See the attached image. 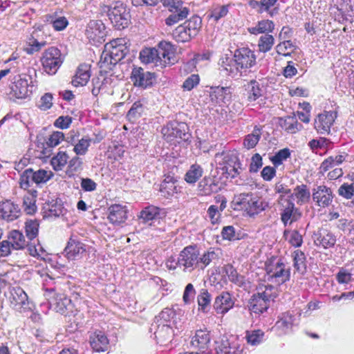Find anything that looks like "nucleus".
<instances>
[{
	"instance_id": "f257e3e1",
	"label": "nucleus",
	"mask_w": 354,
	"mask_h": 354,
	"mask_svg": "<svg viewBox=\"0 0 354 354\" xmlns=\"http://www.w3.org/2000/svg\"><path fill=\"white\" fill-rule=\"evenodd\" d=\"M174 46L166 41L159 42L157 47L145 48L140 53V59L142 63L156 66L174 64Z\"/></svg>"
},
{
	"instance_id": "f03ea898",
	"label": "nucleus",
	"mask_w": 354,
	"mask_h": 354,
	"mask_svg": "<svg viewBox=\"0 0 354 354\" xmlns=\"http://www.w3.org/2000/svg\"><path fill=\"white\" fill-rule=\"evenodd\" d=\"M266 271L268 281L278 285L290 279V268L278 258L273 257L266 261Z\"/></svg>"
},
{
	"instance_id": "7ed1b4c3",
	"label": "nucleus",
	"mask_w": 354,
	"mask_h": 354,
	"mask_svg": "<svg viewBox=\"0 0 354 354\" xmlns=\"http://www.w3.org/2000/svg\"><path fill=\"white\" fill-rule=\"evenodd\" d=\"M277 205L280 211L281 221L284 225H290L300 218L301 214L299 209L295 207L291 198L279 195Z\"/></svg>"
},
{
	"instance_id": "20e7f679",
	"label": "nucleus",
	"mask_w": 354,
	"mask_h": 354,
	"mask_svg": "<svg viewBox=\"0 0 354 354\" xmlns=\"http://www.w3.org/2000/svg\"><path fill=\"white\" fill-rule=\"evenodd\" d=\"M64 57L61 51L56 47H50L42 54L41 63L46 73L54 75L62 66Z\"/></svg>"
},
{
	"instance_id": "39448f33",
	"label": "nucleus",
	"mask_w": 354,
	"mask_h": 354,
	"mask_svg": "<svg viewBox=\"0 0 354 354\" xmlns=\"http://www.w3.org/2000/svg\"><path fill=\"white\" fill-rule=\"evenodd\" d=\"M108 16L113 25L118 29L124 28L130 21L129 11L120 1H117L110 6Z\"/></svg>"
},
{
	"instance_id": "423d86ee",
	"label": "nucleus",
	"mask_w": 354,
	"mask_h": 354,
	"mask_svg": "<svg viewBox=\"0 0 354 354\" xmlns=\"http://www.w3.org/2000/svg\"><path fill=\"white\" fill-rule=\"evenodd\" d=\"M10 302L11 307L19 313L32 310V304L28 297L21 287H14L11 289Z\"/></svg>"
},
{
	"instance_id": "0eeeda50",
	"label": "nucleus",
	"mask_w": 354,
	"mask_h": 354,
	"mask_svg": "<svg viewBox=\"0 0 354 354\" xmlns=\"http://www.w3.org/2000/svg\"><path fill=\"white\" fill-rule=\"evenodd\" d=\"M201 19L198 16H193L182 24H178V42H187L196 35L201 27Z\"/></svg>"
},
{
	"instance_id": "6e6552de",
	"label": "nucleus",
	"mask_w": 354,
	"mask_h": 354,
	"mask_svg": "<svg viewBox=\"0 0 354 354\" xmlns=\"http://www.w3.org/2000/svg\"><path fill=\"white\" fill-rule=\"evenodd\" d=\"M85 34L93 44H102L106 37V28L100 20H91L86 26Z\"/></svg>"
},
{
	"instance_id": "1a4fd4ad",
	"label": "nucleus",
	"mask_w": 354,
	"mask_h": 354,
	"mask_svg": "<svg viewBox=\"0 0 354 354\" xmlns=\"http://www.w3.org/2000/svg\"><path fill=\"white\" fill-rule=\"evenodd\" d=\"M234 58L238 62L240 68L246 73L248 68L256 64V55L254 52L248 47H242L234 51Z\"/></svg>"
},
{
	"instance_id": "9d476101",
	"label": "nucleus",
	"mask_w": 354,
	"mask_h": 354,
	"mask_svg": "<svg viewBox=\"0 0 354 354\" xmlns=\"http://www.w3.org/2000/svg\"><path fill=\"white\" fill-rule=\"evenodd\" d=\"M337 118V112L335 111H324L319 113L314 121L315 129L319 133L329 134L330 127Z\"/></svg>"
},
{
	"instance_id": "9b49d317",
	"label": "nucleus",
	"mask_w": 354,
	"mask_h": 354,
	"mask_svg": "<svg viewBox=\"0 0 354 354\" xmlns=\"http://www.w3.org/2000/svg\"><path fill=\"white\" fill-rule=\"evenodd\" d=\"M21 215L19 205L11 200L0 202V218L7 222H12L19 218Z\"/></svg>"
},
{
	"instance_id": "f8f14e48",
	"label": "nucleus",
	"mask_w": 354,
	"mask_h": 354,
	"mask_svg": "<svg viewBox=\"0 0 354 354\" xmlns=\"http://www.w3.org/2000/svg\"><path fill=\"white\" fill-rule=\"evenodd\" d=\"M29 78L24 74L18 75L15 77V80L12 82L10 87V95L17 99H24L29 95Z\"/></svg>"
},
{
	"instance_id": "ddd939ff",
	"label": "nucleus",
	"mask_w": 354,
	"mask_h": 354,
	"mask_svg": "<svg viewBox=\"0 0 354 354\" xmlns=\"http://www.w3.org/2000/svg\"><path fill=\"white\" fill-rule=\"evenodd\" d=\"M104 46L116 63L122 60L129 51L124 38L114 39L106 44Z\"/></svg>"
},
{
	"instance_id": "4468645a",
	"label": "nucleus",
	"mask_w": 354,
	"mask_h": 354,
	"mask_svg": "<svg viewBox=\"0 0 354 354\" xmlns=\"http://www.w3.org/2000/svg\"><path fill=\"white\" fill-rule=\"evenodd\" d=\"M198 252L196 247L187 246L180 254L178 266H183L184 270H192L194 266L198 263Z\"/></svg>"
},
{
	"instance_id": "2eb2a0df",
	"label": "nucleus",
	"mask_w": 354,
	"mask_h": 354,
	"mask_svg": "<svg viewBox=\"0 0 354 354\" xmlns=\"http://www.w3.org/2000/svg\"><path fill=\"white\" fill-rule=\"evenodd\" d=\"M50 307L56 312L66 315L72 310L73 305L71 299L63 294H53L46 299Z\"/></svg>"
},
{
	"instance_id": "dca6fc26",
	"label": "nucleus",
	"mask_w": 354,
	"mask_h": 354,
	"mask_svg": "<svg viewBox=\"0 0 354 354\" xmlns=\"http://www.w3.org/2000/svg\"><path fill=\"white\" fill-rule=\"evenodd\" d=\"M223 165L222 169L232 178L236 177L241 172V162L238 156L234 153L223 154Z\"/></svg>"
},
{
	"instance_id": "f3484780",
	"label": "nucleus",
	"mask_w": 354,
	"mask_h": 354,
	"mask_svg": "<svg viewBox=\"0 0 354 354\" xmlns=\"http://www.w3.org/2000/svg\"><path fill=\"white\" fill-rule=\"evenodd\" d=\"M218 66L221 72L233 78L241 77L244 73L243 70L240 68L235 58L231 59L227 57H223L218 62Z\"/></svg>"
},
{
	"instance_id": "a211bd4d",
	"label": "nucleus",
	"mask_w": 354,
	"mask_h": 354,
	"mask_svg": "<svg viewBox=\"0 0 354 354\" xmlns=\"http://www.w3.org/2000/svg\"><path fill=\"white\" fill-rule=\"evenodd\" d=\"M313 200L321 207H328L333 201V193L330 188L319 185L313 189Z\"/></svg>"
},
{
	"instance_id": "6ab92c4d",
	"label": "nucleus",
	"mask_w": 354,
	"mask_h": 354,
	"mask_svg": "<svg viewBox=\"0 0 354 354\" xmlns=\"http://www.w3.org/2000/svg\"><path fill=\"white\" fill-rule=\"evenodd\" d=\"M131 78L135 86L146 88L152 85L155 76L154 73L145 71L140 67L133 69Z\"/></svg>"
},
{
	"instance_id": "aec40b11",
	"label": "nucleus",
	"mask_w": 354,
	"mask_h": 354,
	"mask_svg": "<svg viewBox=\"0 0 354 354\" xmlns=\"http://www.w3.org/2000/svg\"><path fill=\"white\" fill-rule=\"evenodd\" d=\"M295 319L292 313L290 311L283 313L279 316L274 328L278 331L279 335L286 334L292 328Z\"/></svg>"
},
{
	"instance_id": "412c9836",
	"label": "nucleus",
	"mask_w": 354,
	"mask_h": 354,
	"mask_svg": "<svg viewBox=\"0 0 354 354\" xmlns=\"http://www.w3.org/2000/svg\"><path fill=\"white\" fill-rule=\"evenodd\" d=\"M314 242L317 246L326 249L335 245L336 238L328 230L321 229L314 234Z\"/></svg>"
},
{
	"instance_id": "4be33fe9",
	"label": "nucleus",
	"mask_w": 354,
	"mask_h": 354,
	"mask_svg": "<svg viewBox=\"0 0 354 354\" xmlns=\"http://www.w3.org/2000/svg\"><path fill=\"white\" fill-rule=\"evenodd\" d=\"M165 179L160 185V192L165 198H169L176 193V179L175 174L170 171L165 175Z\"/></svg>"
},
{
	"instance_id": "5701e85b",
	"label": "nucleus",
	"mask_w": 354,
	"mask_h": 354,
	"mask_svg": "<svg viewBox=\"0 0 354 354\" xmlns=\"http://www.w3.org/2000/svg\"><path fill=\"white\" fill-rule=\"evenodd\" d=\"M90 68L91 67L88 64H80L78 66L75 75L73 76L72 84L75 86H85L91 77Z\"/></svg>"
},
{
	"instance_id": "b1692460",
	"label": "nucleus",
	"mask_w": 354,
	"mask_h": 354,
	"mask_svg": "<svg viewBox=\"0 0 354 354\" xmlns=\"http://www.w3.org/2000/svg\"><path fill=\"white\" fill-rule=\"evenodd\" d=\"M108 211V219L113 224H120L127 219V209L124 206L115 204L110 206Z\"/></svg>"
},
{
	"instance_id": "393cba45",
	"label": "nucleus",
	"mask_w": 354,
	"mask_h": 354,
	"mask_svg": "<svg viewBox=\"0 0 354 354\" xmlns=\"http://www.w3.org/2000/svg\"><path fill=\"white\" fill-rule=\"evenodd\" d=\"M90 344L96 352H102L107 350L109 339L102 331H95L90 336Z\"/></svg>"
},
{
	"instance_id": "a878e982",
	"label": "nucleus",
	"mask_w": 354,
	"mask_h": 354,
	"mask_svg": "<svg viewBox=\"0 0 354 354\" xmlns=\"http://www.w3.org/2000/svg\"><path fill=\"white\" fill-rule=\"evenodd\" d=\"M310 196V192L308 186L305 184H301L297 185L293 189V193L287 197L292 200L295 198L297 204L301 205L309 202Z\"/></svg>"
},
{
	"instance_id": "bb28decb",
	"label": "nucleus",
	"mask_w": 354,
	"mask_h": 354,
	"mask_svg": "<svg viewBox=\"0 0 354 354\" xmlns=\"http://www.w3.org/2000/svg\"><path fill=\"white\" fill-rule=\"evenodd\" d=\"M234 302L228 292H224L216 297L214 308L217 313L225 314L232 308Z\"/></svg>"
},
{
	"instance_id": "cd10ccee",
	"label": "nucleus",
	"mask_w": 354,
	"mask_h": 354,
	"mask_svg": "<svg viewBox=\"0 0 354 354\" xmlns=\"http://www.w3.org/2000/svg\"><path fill=\"white\" fill-rule=\"evenodd\" d=\"M65 252L68 259H78L86 252V245L81 242L71 240L65 248Z\"/></svg>"
},
{
	"instance_id": "c85d7f7f",
	"label": "nucleus",
	"mask_w": 354,
	"mask_h": 354,
	"mask_svg": "<svg viewBox=\"0 0 354 354\" xmlns=\"http://www.w3.org/2000/svg\"><path fill=\"white\" fill-rule=\"evenodd\" d=\"M209 342L210 336L209 332L205 330H197L191 341L192 345L202 352L207 348Z\"/></svg>"
},
{
	"instance_id": "c756f323",
	"label": "nucleus",
	"mask_w": 354,
	"mask_h": 354,
	"mask_svg": "<svg viewBox=\"0 0 354 354\" xmlns=\"http://www.w3.org/2000/svg\"><path fill=\"white\" fill-rule=\"evenodd\" d=\"M37 197V191L35 189L28 190L23 198L24 211L30 215L34 214L37 209L36 200Z\"/></svg>"
},
{
	"instance_id": "7c9ffc66",
	"label": "nucleus",
	"mask_w": 354,
	"mask_h": 354,
	"mask_svg": "<svg viewBox=\"0 0 354 354\" xmlns=\"http://www.w3.org/2000/svg\"><path fill=\"white\" fill-rule=\"evenodd\" d=\"M45 28L44 26L38 27L33 31L32 34V38L29 39L28 48H26V52L28 54H33L35 52L39 51L43 47H44L47 43L46 41L41 39L39 41L37 38L39 37V32H41Z\"/></svg>"
},
{
	"instance_id": "2f4dec72",
	"label": "nucleus",
	"mask_w": 354,
	"mask_h": 354,
	"mask_svg": "<svg viewBox=\"0 0 354 354\" xmlns=\"http://www.w3.org/2000/svg\"><path fill=\"white\" fill-rule=\"evenodd\" d=\"M246 95L248 101L253 102L261 97L263 95V87L256 80L250 81L246 86Z\"/></svg>"
},
{
	"instance_id": "473e14b6",
	"label": "nucleus",
	"mask_w": 354,
	"mask_h": 354,
	"mask_svg": "<svg viewBox=\"0 0 354 354\" xmlns=\"http://www.w3.org/2000/svg\"><path fill=\"white\" fill-rule=\"evenodd\" d=\"M8 239L12 250H21L28 245L23 233L19 230H12L10 232Z\"/></svg>"
},
{
	"instance_id": "72a5a7b5",
	"label": "nucleus",
	"mask_w": 354,
	"mask_h": 354,
	"mask_svg": "<svg viewBox=\"0 0 354 354\" xmlns=\"http://www.w3.org/2000/svg\"><path fill=\"white\" fill-rule=\"evenodd\" d=\"M257 296L263 297L266 301L271 302L277 296V291L275 287L270 284L260 283L257 287Z\"/></svg>"
},
{
	"instance_id": "f704fd0d",
	"label": "nucleus",
	"mask_w": 354,
	"mask_h": 354,
	"mask_svg": "<svg viewBox=\"0 0 354 354\" xmlns=\"http://www.w3.org/2000/svg\"><path fill=\"white\" fill-rule=\"evenodd\" d=\"M250 310L254 313H263L270 306V302L266 301L265 299L257 296V294H254L252 297L250 301Z\"/></svg>"
},
{
	"instance_id": "c9c22d12",
	"label": "nucleus",
	"mask_w": 354,
	"mask_h": 354,
	"mask_svg": "<svg viewBox=\"0 0 354 354\" xmlns=\"http://www.w3.org/2000/svg\"><path fill=\"white\" fill-rule=\"evenodd\" d=\"M280 125L284 130L290 133L299 131L302 127V125L297 122L295 116H288L281 119Z\"/></svg>"
},
{
	"instance_id": "e433bc0d",
	"label": "nucleus",
	"mask_w": 354,
	"mask_h": 354,
	"mask_svg": "<svg viewBox=\"0 0 354 354\" xmlns=\"http://www.w3.org/2000/svg\"><path fill=\"white\" fill-rule=\"evenodd\" d=\"M33 174L34 183L38 187H41L54 176V174L52 171L44 169L37 170L33 169Z\"/></svg>"
},
{
	"instance_id": "4c0bfd02",
	"label": "nucleus",
	"mask_w": 354,
	"mask_h": 354,
	"mask_svg": "<svg viewBox=\"0 0 354 354\" xmlns=\"http://www.w3.org/2000/svg\"><path fill=\"white\" fill-rule=\"evenodd\" d=\"M230 93L227 87L216 86L211 88L209 97L211 101L215 104H221L224 102L226 95Z\"/></svg>"
},
{
	"instance_id": "58836bf2",
	"label": "nucleus",
	"mask_w": 354,
	"mask_h": 354,
	"mask_svg": "<svg viewBox=\"0 0 354 354\" xmlns=\"http://www.w3.org/2000/svg\"><path fill=\"white\" fill-rule=\"evenodd\" d=\"M117 63L113 61V59H112V56L109 53L108 50L104 48L98 62V66L101 69V71L108 73L112 70L113 67Z\"/></svg>"
},
{
	"instance_id": "ea45409f",
	"label": "nucleus",
	"mask_w": 354,
	"mask_h": 354,
	"mask_svg": "<svg viewBox=\"0 0 354 354\" xmlns=\"http://www.w3.org/2000/svg\"><path fill=\"white\" fill-rule=\"evenodd\" d=\"M274 23L270 20H262L259 21L256 26L248 28L251 34L258 35L260 33L271 32L274 30Z\"/></svg>"
},
{
	"instance_id": "a19ab883",
	"label": "nucleus",
	"mask_w": 354,
	"mask_h": 354,
	"mask_svg": "<svg viewBox=\"0 0 354 354\" xmlns=\"http://www.w3.org/2000/svg\"><path fill=\"white\" fill-rule=\"evenodd\" d=\"M218 185L210 178H204L198 185V190L202 195L208 196L217 191Z\"/></svg>"
},
{
	"instance_id": "79ce46f5",
	"label": "nucleus",
	"mask_w": 354,
	"mask_h": 354,
	"mask_svg": "<svg viewBox=\"0 0 354 354\" xmlns=\"http://www.w3.org/2000/svg\"><path fill=\"white\" fill-rule=\"evenodd\" d=\"M202 167L197 164L192 165L185 175V180L189 184L195 183L203 175Z\"/></svg>"
},
{
	"instance_id": "37998d69",
	"label": "nucleus",
	"mask_w": 354,
	"mask_h": 354,
	"mask_svg": "<svg viewBox=\"0 0 354 354\" xmlns=\"http://www.w3.org/2000/svg\"><path fill=\"white\" fill-rule=\"evenodd\" d=\"M69 156L64 151H59L50 160L54 170L61 171L67 164Z\"/></svg>"
},
{
	"instance_id": "c03bdc74",
	"label": "nucleus",
	"mask_w": 354,
	"mask_h": 354,
	"mask_svg": "<svg viewBox=\"0 0 354 354\" xmlns=\"http://www.w3.org/2000/svg\"><path fill=\"white\" fill-rule=\"evenodd\" d=\"M264 210L263 202L253 194L248 205L247 214L250 216H254Z\"/></svg>"
},
{
	"instance_id": "a18cd8bd",
	"label": "nucleus",
	"mask_w": 354,
	"mask_h": 354,
	"mask_svg": "<svg viewBox=\"0 0 354 354\" xmlns=\"http://www.w3.org/2000/svg\"><path fill=\"white\" fill-rule=\"evenodd\" d=\"M160 209L159 207L150 205L146 207L140 212V218L145 223L156 219L160 214Z\"/></svg>"
},
{
	"instance_id": "49530a36",
	"label": "nucleus",
	"mask_w": 354,
	"mask_h": 354,
	"mask_svg": "<svg viewBox=\"0 0 354 354\" xmlns=\"http://www.w3.org/2000/svg\"><path fill=\"white\" fill-rule=\"evenodd\" d=\"M283 236L286 240L295 248L300 247L302 245V235L297 230H285Z\"/></svg>"
},
{
	"instance_id": "de8ad7c7",
	"label": "nucleus",
	"mask_w": 354,
	"mask_h": 354,
	"mask_svg": "<svg viewBox=\"0 0 354 354\" xmlns=\"http://www.w3.org/2000/svg\"><path fill=\"white\" fill-rule=\"evenodd\" d=\"M92 139L88 136L82 138L75 145H74L73 151L77 156L85 155L88 151Z\"/></svg>"
},
{
	"instance_id": "09e8293b",
	"label": "nucleus",
	"mask_w": 354,
	"mask_h": 354,
	"mask_svg": "<svg viewBox=\"0 0 354 354\" xmlns=\"http://www.w3.org/2000/svg\"><path fill=\"white\" fill-rule=\"evenodd\" d=\"M224 271L227 275L228 279L230 281L235 284L241 286L244 283V278L243 276L238 274L236 269L230 264L224 266Z\"/></svg>"
},
{
	"instance_id": "8fccbe9b",
	"label": "nucleus",
	"mask_w": 354,
	"mask_h": 354,
	"mask_svg": "<svg viewBox=\"0 0 354 354\" xmlns=\"http://www.w3.org/2000/svg\"><path fill=\"white\" fill-rule=\"evenodd\" d=\"M296 50V46L290 40H283L276 46L277 53L285 57H290Z\"/></svg>"
},
{
	"instance_id": "3c124183",
	"label": "nucleus",
	"mask_w": 354,
	"mask_h": 354,
	"mask_svg": "<svg viewBox=\"0 0 354 354\" xmlns=\"http://www.w3.org/2000/svg\"><path fill=\"white\" fill-rule=\"evenodd\" d=\"M32 183H34L33 169H26L20 175L19 186L24 189H27Z\"/></svg>"
},
{
	"instance_id": "603ef678",
	"label": "nucleus",
	"mask_w": 354,
	"mask_h": 354,
	"mask_svg": "<svg viewBox=\"0 0 354 354\" xmlns=\"http://www.w3.org/2000/svg\"><path fill=\"white\" fill-rule=\"evenodd\" d=\"M294 267L297 272L301 274L306 271V256L301 250H296L294 252Z\"/></svg>"
},
{
	"instance_id": "864d4df0",
	"label": "nucleus",
	"mask_w": 354,
	"mask_h": 354,
	"mask_svg": "<svg viewBox=\"0 0 354 354\" xmlns=\"http://www.w3.org/2000/svg\"><path fill=\"white\" fill-rule=\"evenodd\" d=\"M344 159V156L342 155L330 156L322 163L320 168L323 171H326L328 169L342 163Z\"/></svg>"
},
{
	"instance_id": "5fc2aeb1",
	"label": "nucleus",
	"mask_w": 354,
	"mask_h": 354,
	"mask_svg": "<svg viewBox=\"0 0 354 354\" xmlns=\"http://www.w3.org/2000/svg\"><path fill=\"white\" fill-rule=\"evenodd\" d=\"M261 138L259 129H254L252 133L248 134L244 139L243 145L245 148L250 149L254 148L259 142Z\"/></svg>"
},
{
	"instance_id": "6e6d98bb",
	"label": "nucleus",
	"mask_w": 354,
	"mask_h": 354,
	"mask_svg": "<svg viewBox=\"0 0 354 354\" xmlns=\"http://www.w3.org/2000/svg\"><path fill=\"white\" fill-rule=\"evenodd\" d=\"M39 225L37 220H29L26 222V234L30 241H32L38 235Z\"/></svg>"
},
{
	"instance_id": "4d7b16f0",
	"label": "nucleus",
	"mask_w": 354,
	"mask_h": 354,
	"mask_svg": "<svg viewBox=\"0 0 354 354\" xmlns=\"http://www.w3.org/2000/svg\"><path fill=\"white\" fill-rule=\"evenodd\" d=\"M274 43V37L269 34L262 35L259 40V49L261 52L266 53L269 51Z\"/></svg>"
},
{
	"instance_id": "13d9d810",
	"label": "nucleus",
	"mask_w": 354,
	"mask_h": 354,
	"mask_svg": "<svg viewBox=\"0 0 354 354\" xmlns=\"http://www.w3.org/2000/svg\"><path fill=\"white\" fill-rule=\"evenodd\" d=\"M252 193H241L234 196L233 202L235 205L247 212L248 205L252 197Z\"/></svg>"
},
{
	"instance_id": "bf43d9fd",
	"label": "nucleus",
	"mask_w": 354,
	"mask_h": 354,
	"mask_svg": "<svg viewBox=\"0 0 354 354\" xmlns=\"http://www.w3.org/2000/svg\"><path fill=\"white\" fill-rule=\"evenodd\" d=\"M252 193H241L234 196L233 202L235 205L247 212L248 205L252 197Z\"/></svg>"
},
{
	"instance_id": "052dcab7",
	"label": "nucleus",
	"mask_w": 354,
	"mask_h": 354,
	"mask_svg": "<svg viewBox=\"0 0 354 354\" xmlns=\"http://www.w3.org/2000/svg\"><path fill=\"white\" fill-rule=\"evenodd\" d=\"M242 351L237 344L231 345L228 342H223L216 351L217 354H241Z\"/></svg>"
},
{
	"instance_id": "680f3d73",
	"label": "nucleus",
	"mask_w": 354,
	"mask_h": 354,
	"mask_svg": "<svg viewBox=\"0 0 354 354\" xmlns=\"http://www.w3.org/2000/svg\"><path fill=\"white\" fill-rule=\"evenodd\" d=\"M198 304L199 309L203 312L207 311L211 301V295L205 289H202L198 296Z\"/></svg>"
},
{
	"instance_id": "e2e57ef3",
	"label": "nucleus",
	"mask_w": 354,
	"mask_h": 354,
	"mask_svg": "<svg viewBox=\"0 0 354 354\" xmlns=\"http://www.w3.org/2000/svg\"><path fill=\"white\" fill-rule=\"evenodd\" d=\"M173 333L174 330L169 325L164 324L161 327H158L155 335L156 338L160 339L162 343H165L173 335Z\"/></svg>"
},
{
	"instance_id": "0e129e2a",
	"label": "nucleus",
	"mask_w": 354,
	"mask_h": 354,
	"mask_svg": "<svg viewBox=\"0 0 354 354\" xmlns=\"http://www.w3.org/2000/svg\"><path fill=\"white\" fill-rule=\"evenodd\" d=\"M264 333L261 330H256L252 332H247L246 339L248 344L256 346L259 344L263 338Z\"/></svg>"
},
{
	"instance_id": "69168bd1",
	"label": "nucleus",
	"mask_w": 354,
	"mask_h": 354,
	"mask_svg": "<svg viewBox=\"0 0 354 354\" xmlns=\"http://www.w3.org/2000/svg\"><path fill=\"white\" fill-rule=\"evenodd\" d=\"M65 140V136L62 131L53 132L46 140V145L49 147H55L62 141Z\"/></svg>"
},
{
	"instance_id": "338daca9",
	"label": "nucleus",
	"mask_w": 354,
	"mask_h": 354,
	"mask_svg": "<svg viewBox=\"0 0 354 354\" xmlns=\"http://www.w3.org/2000/svg\"><path fill=\"white\" fill-rule=\"evenodd\" d=\"M55 279L49 276H46L44 279L43 289L45 291L44 296L47 299L55 294L57 288L55 286Z\"/></svg>"
},
{
	"instance_id": "774afa93",
	"label": "nucleus",
	"mask_w": 354,
	"mask_h": 354,
	"mask_svg": "<svg viewBox=\"0 0 354 354\" xmlns=\"http://www.w3.org/2000/svg\"><path fill=\"white\" fill-rule=\"evenodd\" d=\"M28 250L29 254L34 257L41 258L42 259L45 258L46 251L39 242L37 245L35 243L28 244Z\"/></svg>"
}]
</instances>
